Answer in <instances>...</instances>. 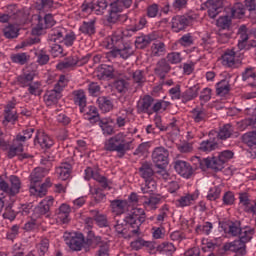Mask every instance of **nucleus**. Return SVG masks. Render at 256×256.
Instances as JSON below:
<instances>
[{
    "label": "nucleus",
    "mask_w": 256,
    "mask_h": 256,
    "mask_svg": "<svg viewBox=\"0 0 256 256\" xmlns=\"http://www.w3.org/2000/svg\"><path fill=\"white\" fill-rule=\"evenodd\" d=\"M147 216L143 208H134L123 220H117L114 229L118 235L124 239L139 237L141 235V225L145 223Z\"/></svg>",
    "instance_id": "1"
},
{
    "label": "nucleus",
    "mask_w": 256,
    "mask_h": 256,
    "mask_svg": "<svg viewBox=\"0 0 256 256\" xmlns=\"http://www.w3.org/2000/svg\"><path fill=\"white\" fill-rule=\"evenodd\" d=\"M135 149V138L125 132H118L104 142V151L117 153L118 159H123L128 151Z\"/></svg>",
    "instance_id": "2"
},
{
    "label": "nucleus",
    "mask_w": 256,
    "mask_h": 256,
    "mask_svg": "<svg viewBox=\"0 0 256 256\" xmlns=\"http://www.w3.org/2000/svg\"><path fill=\"white\" fill-rule=\"evenodd\" d=\"M47 169L43 167L35 168L30 174V193L36 197H45L47 195V184L41 183L47 175Z\"/></svg>",
    "instance_id": "3"
},
{
    "label": "nucleus",
    "mask_w": 256,
    "mask_h": 256,
    "mask_svg": "<svg viewBox=\"0 0 256 256\" xmlns=\"http://www.w3.org/2000/svg\"><path fill=\"white\" fill-rule=\"evenodd\" d=\"M138 173L145 181V185L141 187L142 193H144V195L153 194L154 191L157 190V182L153 180V175H155V172L153 171L151 164H149V162H144L138 169Z\"/></svg>",
    "instance_id": "4"
},
{
    "label": "nucleus",
    "mask_w": 256,
    "mask_h": 256,
    "mask_svg": "<svg viewBox=\"0 0 256 256\" xmlns=\"http://www.w3.org/2000/svg\"><path fill=\"white\" fill-rule=\"evenodd\" d=\"M192 161L196 164V169H201L202 171L211 169L215 173H219V171H223V169H225V164L222 162L219 156L204 159L196 156L192 159Z\"/></svg>",
    "instance_id": "5"
},
{
    "label": "nucleus",
    "mask_w": 256,
    "mask_h": 256,
    "mask_svg": "<svg viewBox=\"0 0 256 256\" xmlns=\"http://www.w3.org/2000/svg\"><path fill=\"white\" fill-rule=\"evenodd\" d=\"M197 19V14H184L173 16L170 22L173 33L185 31Z\"/></svg>",
    "instance_id": "6"
},
{
    "label": "nucleus",
    "mask_w": 256,
    "mask_h": 256,
    "mask_svg": "<svg viewBox=\"0 0 256 256\" xmlns=\"http://www.w3.org/2000/svg\"><path fill=\"white\" fill-rule=\"evenodd\" d=\"M243 53L235 51V48L226 50L222 55V65L230 69H239L243 65Z\"/></svg>",
    "instance_id": "7"
},
{
    "label": "nucleus",
    "mask_w": 256,
    "mask_h": 256,
    "mask_svg": "<svg viewBox=\"0 0 256 256\" xmlns=\"http://www.w3.org/2000/svg\"><path fill=\"white\" fill-rule=\"evenodd\" d=\"M56 23L57 21H55V17L51 13L45 14L44 17L39 15L38 23L32 29V35L39 37V35H41L45 29H51V27H53Z\"/></svg>",
    "instance_id": "8"
},
{
    "label": "nucleus",
    "mask_w": 256,
    "mask_h": 256,
    "mask_svg": "<svg viewBox=\"0 0 256 256\" xmlns=\"http://www.w3.org/2000/svg\"><path fill=\"white\" fill-rule=\"evenodd\" d=\"M152 162L158 169H165L169 165V150L165 147H156L152 152Z\"/></svg>",
    "instance_id": "9"
},
{
    "label": "nucleus",
    "mask_w": 256,
    "mask_h": 256,
    "mask_svg": "<svg viewBox=\"0 0 256 256\" xmlns=\"http://www.w3.org/2000/svg\"><path fill=\"white\" fill-rule=\"evenodd\" d=\"M53 197L49 196L43 199L35 208L33 212L34 219H39L41 217L49 218L51 217V207L54 203Z\"/></svg>",
    "instance_id": "10"
},
{
    "label": "nucleus",
    "mask_w": 256,
    "mask_h": 256,
    "mask_svg": "<svg viewBox=\"0 0 256 256\" xmlns=\"http://www.w3.org/2000/svg\"><path fill=\"white\" fill-rule=\"evenodd\" d=\"M194 165H196L195 168L185 160H176L174 162V169L183 179H191L195 175V170L198 169L195 162Z\"/></svg>",
    "instance_id": "11"
},
{
    "label": "nucleus",
    "mask_w": 256,
    "mask_h": 256,
    "mask_svg": "<svg viewBox=\"0 0 256 256\" xmlns=\"http://www.w3.org/2000/svg\"><path fill=\"white\" fill-rule=\"evenodd\" d=\"M0 149L7 152L8 159H13L23 153V143L12 142V144H9L5 140H0Z\"/></svg>",
    "instance_id": "12"
},
{
    "label": "nucleus",
    "mask_w": 256,
    "mask_h": 256,
    "mask_svg": "<svg viewBox=\"0 0 256 256\" xmlns=\"http://www.w3.org/2000/svg\"><path fill=\"white\" fill-rule=\"evenodd\" d=\"M123 37H127L125 35V30L123 28H117L113 34L106 39L107 48L108 49H117L118 47H123Z\"/></svg>",
    "instance_id": "13"
},
{
    "label": "nucleus",
    "mask_w": 256,
    "mask_h": 256,
    "mask_svg": "<svg viewBox=\"0 0 256 256\" xmlns=\"http://www.w3.org/2000/svg\"><path fill=\"white\" fill-rule=\"evenodd\" d=\"M124 79H132L133 83L137 85V87H143L147 78L145 77V71L143 70H133L132 68H128L124 73Z\"/></svg>",
    "instance_id": "14"
},
{
    "label": "nucleus",
    "mask_w": 256,
    "mask_h": 256,
    "mask_svg": "<svg viewBox=\"0 0 256 256\" xmlns=\"http://www.w3.org/2000/svg\"><path fill=\"white\" fill-rule=\"evenodd\" d=\"M85 179L89 181V179H94V181H97L99 185L102 187V189L109 188V180L105 177L99 174L98 170H93L91 167H87L85 169Z\"/></svg>",
    "instance_id": "15"
},
{
    "label": "nucleus",
    "mask_w": 256,
    "mask_h": 256,
    "mask_svg": "<svg viewBox=\"0 0 256 256\" xmlns=\"http://www.w3.org/2000/svg\"><path fill=\"white\" fill-rule=\"evenodd\" d=\"M155 98L150 95H145L138 101V113H146V115H153V103Z\"/></svg>",
    "instance_id": "16"
},
{
    "label": "nucleus",
    "mask_w": 256,
    "mask_h": 256,
    "mask_svg": "<svg viewBox=\"0 0 256 256\" xmlns=\"http://www.w3.org/2000/svg\"><path fill=\"white\" fill-rule=\"evenodd\" d=\"M73 101L78 107H80V113H85V108L87 107V95L85 90L78 89L72 92Z\"/></svg>",
    "instance_id": "17"
},
{
    "label": "nucleus",
    "mask_w": 256,
    "mask_h": 256,
    "mask_svg": "<svg viewBox=\"0 0 256 256\" xmlns=\"http://www.w3.org/2000/svg\"><path fill=\"white\" fill-rule=\"evenodd\" d=\"M71 171H73V165L68 162H62L59 167L56 168V176L60 181H67L71 177Z\"/></svg>",
    "instance_id": "18"
},
{
    "label": "nucleus",
    "mask_w": 256,
    "mask_h": 256,
    "mask_svg": "<svg viewBox=\"0 0 256 256\" xmlns=\"http://www.w3.org/2000/svg\"><path fill=\"white\" fill-rule=\"evenodd\" d=\"M217 149H219V142H217V138H209L207 140H203L198 147L200 153L206 154H209L212 151H217Z\"/></svg>",
    "instance_id": "19"
},
{
    "label": "nucleus",
    "mask_w": 256,
    "mask_h": 256,
    "mask_svg": "<svg viewBox=\"0 0 256 256\" xmlns=\"http://www.w3.org/2000/svg\"><path fill=\"white\" fill-rule=\"evenodd\" d=\"M112 57H121V59H129L133 55V47L130 44L124 43L121 47L111 50Z\"/></svg>",
    "instance_id": "20"
},
{
    "label": "nucleus",
    "mask_w": 256,
    "mask_h": 256,
    "mask_svg": "<svg viewBox=\"0 0 256 256\" xmlns=\"http://www.w3.org/2000/svg\"><path fill=\"white\" fill-rule=\"evenodd\" d=\"M110 207L114 215H123V213L129 211V202L127 200L115 199L110 201Z\"/></svg>",
    "instance_id": "21"
},
{
    "label": "nucleus",
    "mask_w": 256,
    "mask_h": 256,
    "mask_svg": "<svg viewBox=\"0 0 256 256\" xmlns=\"http://www.w3.org/2000/svg\"><path fill=\"white\" fill-rule=\"evenodd\" d=\"M34 143H38L42 149H51L54 145L53 139L43 131H37Z\"/></svg>",
    "instance_id": "22"
},
{
    "label": "nucleus",
    "mask_w": 256,
    "mask_h": 256,
    "mask_svg": "<svg viewBox=\"0 0 256 256\" xmlns=\"http://www.w3.org/2000/svg\"><path fill=\"white\" fill-rule=\"evenodd\" d=\"M171 71V65L167 61V59L162 58L160 59L154 68V73L161 79H165L167 73Z\"/></svg>",
    "instance_id": "23"
},
{
    "label": "nucleus",
    "mask_w": 256,
    "mask_h": 256,
    "mask_svg": "<svg viewBox=\"0 0 256 256\" xmlns=\"http://www.w3.org/2000/svg\"><path fill=\"white\" fill-rule=\"evenodd\" d=\"M85 243V237L82 233L75 234V236L70 237L66 244L72 251H81L83 249V244Z\"/></svg>",
    "instance_id": "24"
},
{
    "label": "nucleus",
    "mask_w": 256,
    "mask_h": 256,
    "mask_svg": "<svg viewBox=\"0 0 256 256\" xmlns=\"http://www.w3.org/2000/svg\"><path fill=\"white\" fill-rule=\"evenodd\" d=\"M61 97H63V94L53 88L45 92L44 103L47 107H53V105H57L59 103Z\"/></svg>",
    "instance_id": "25"
},
{
    "label": "nucleus",
    "mask_w": 256,
    "mask_h": 256,
    "mask_svg": "<svg viewBox=\"0 0 256 256\" xmlns=\"http://www.w3.org/2000/svg\"><path fill=\"white\" fill-rule=\"evenodd\" d=\"M71 214V207L67 204H62L57 210H56V221L58 223H68L69 222V215Z\"/></svg>",
    "instance_id": "26"
},
{
    "label": "nucleus",
    "mask_w": 256,
    "mask_h": 256,
    "mask_svg": "<svg viewBox=\"0 0 256 256\" xmlns=\"http://www.w3.org/2000/svg\"><path fill=\"white\" fill-rule=\"evenodd\" d=\"M229 251L236 253L238 256L247 255V244L242 242L241 238L234 240L228 245Z\"/></svg>",
    "instance_id": "27"
},
{
    "label": "nucleus",
    "mask_w": 256,
    "mask_h": 256,
    "mask_svg": "<svg viewBox=\"0 0 256 256\" xmlns=\"http://www.w3.org/2000/svg\"><path fill=\"white\" fill-rule=\"evenodd\" d=\"M114 71L115 69L113 68V66L102 65L98 68L96 72V77L100 81H105V79H113V77H115V74H113Z\"/></svg>",
    "instance_id": "28"
},
{
    "label": "nucleus",
    "mask_w": 256,
    "mask_h": 256,
    "mask_svg": "<svg viewBox=\"0 0 256 256\" xmlns=\"http://www.w3.org/2000/svg\"><path fill=\"white\" fill-rule=\"evenodd\" d=\"M35 75V71H26L21 75L17 76L16 81L20 87L25 88L28 85L32 84L35 79Z\"/></svg>",
    "instance_id": "29"
},
{
    "label": "nucleus",
    "mask_w": 256,
    "mask_h": 256,
    "mask_svg": "<svg viewBox=\"0 0 256 256\" xmlns=\"http://www.w3.org/2000/svg\"><path fill=\"white\" fill-rule=\"evenodd\" d=\"M65 29L63 27L52 28L48 34V41L50 43H63V35H65Z\"/></svg>",
    "instance_id": "30"
},
{
    "label": "nucleus",
    "mask_w": 256,
    "mask_h": 256,
    "mask_svg": "<svg viewBox=\"0 0 256 256\" xmlns=\"http://www.w3.org/2000/svg\"><path fill=\"white\" fill-rule=\"evenodd\" d=\"M78 60H77V55L75 56H69L65 58L64 61L58 63L56 65V68L59 71H67V69H75V67H78Z\"/></svg>",
    "instance_id": "31"
},
{
    "label": "nucleus",
    "mask_w": 256,
    "mask_h": 256,
    "mask_svg": "<svg viewBox=\"0 0 256 256\" xmlns=\"http://www.w3.org/2000/svg\"><path fill=\"white\" fill-rule=\"evenodd\" d=\"M110 7L111 9L107 17V22L111 23L112 25H115V23L119 21V17H120L119 13L123 11V8H121V6H119V4H116V3H111Z\"/></svg>",
    "instance_id": "32"
},
{
    "label": "nucleus",
    "mask_w": 256,
    "mask_h": 256,
    "mask_svg": "<svg viewBox=\"0 0 256 256\" xmlns=\"http://www.w3.org/2000/svg\"><path fill=\"white\" fill-rule=\"evenodd\" d=\"M111 123V118H102L99 122L98 125L105 137H110L111 135H115V128L113 125H110Z\"/></svg>",
    "instance_id": "33"
},
{
    "label": "nucleus",
    "mask_w": 256,
    "mask_h": 256,
    "mask_svg": "<svg viewBox=\"0 0 256 256\" xmlns=\"http://www.w3.org/2000/svg\"><path fill=\"white\" fill-rule=\"evenodd\" d=\"M96 103L102 113H109V111H113V101L107 96L98 97Z\"/></svg>",
    "instance_id": "34"
},
{
    "label": "nucleus",
    "mask_w": 256,
    "mask_h": 256,
    "mask_svg": "<svg viewBox=\"0 0 256 256\" xmlns=\"http://www.w3.org/2000/svg\"><path fill=\"white\" fill-rule=\"evenodd\" d=\"M19 26L16 24H8L2 29L5 39H17L19 37Z\"/></svg>",
    "instance_id": "35"
},
{
    "label": "nucleus",
    "mask_w": 256,
    "mask_h": 256,
    "mask_svg": "<svg viewBox=\"0 0 256 256\" xmlns=\"http://www.w3.org/2000/svg\"><path fill=\"white\" fill-rule=\"evenodd\" d=\"M199 95V85H194L182 93V103H189Z\"/></svg>",
    "instance_id": "36"
},
{
    "label": "nucleus",
    "mask_w": 256,
    "mask_h": 256,
    "mask_svg": "<svg viewBox=\"0 0 256 256\" xmlns=\"http://www.w3.org/2000/svg\"><path fill=\"white\" fill-rule=\"evenodd\" d=\"M198 198L199 194L197 193L186 194L177 200L178 207H189L193 205Z\"/></svg>",
    "instance_id": "37"
},
{
    "label": "nucleus",
    "mask_w": 256,
    "mask_h": 256,
    "mask_svg": "<svg viewBox=\"0 0 256 256\" xmlns=\"http://www.w3.org/2000/svg\"><path fill=\"white\" fill-rule=\"evenodd\" d=\"M233 125L231 124H225L222 127H220L218 134H217V139H220L221 141H227V139L231 138L234 132Z\"/></svg>",
    "instance_id": "38"
},
{
    "label": "nucleus",
    "mask_w": 256,
    "mask_h": 256,
    "mask_svg": "<svg viewBox=\"0 0 256 256\" xmlns=\"http://www.w3.org/2000/svg\"><path fill=\"white\" fill-rule=\"evenodd\" d=\"M85 119L92 124L99 123L101 116L99 115V110L95 106H89L85 113Z\"/></svg>",
    "instance_id": "39"
},
{
    "label": "nucleus",
    "mask_w": 256,
    "mask_h": 256,
    "mask_svg": "<svg viewBox=\"0 0 256 256\" xmlns=\"http://www.w3.org/2000/svg\"><path fill=\"white\" fill-rule=\"evenodd\" d=\"M9 183L10 196L15 197V195L21 191V179L15 175H12L9 177Z\"/></svg>",
    "instance_id": "40"
},
{
    "label": "nucleus",
    "mask_w": 256,
    "mask_h": 256,
    "mask_svg": "<svg viewBox=\"0 0 256 256\" xmlns=\"http://www.w3.org/2000/svg\"><path fill=\"white\" fill-rule=\"evenodd\" d=\"M90 214L94 218V221L98 227H109V220L107 219V215L101 214L99 210H91Z\"/></svg>",
    "instance_id": "41"
},
{
    "label": "nucleus",
    "mask_w": 256,
    "mask_h": 256,
    "mask_svg": "<svg viewBox=\"0 0 256 256\" xmlns=\"http://www.w3.org/2000/svg\"><path fill=\"white\" fill-rule=\"evenodd\" d=\"M192 119L195 123H203V121H207V111L204 108H193L191 111Z\"/></svg>",
    "instance_id": "42"
},
{
    "label": "nucleus",
    "mask_w": 256,
    "mask_h": 256,
    "mask_svg": "<svg viewBox=\"0 0 256 256\" xmlns=\"http://www.w3.org/2000/svg\"><path fill=\"white\" fill-rule=\"evenodd\" d=\"M255 235V228H252L251 226H245L242 228L239 239H241L244 243H249L253 239V236Z\"/></svg>",
    "instance_id": "43"
},
{
    "label": "nucleus",
    "mask_w": 256,
    "mask_h": 256,
    "mask_svg": "<svg viewBox=\"0 0 256 256\" xmlns=\"http://www.w3.org/2000/svg\"><path fill=\"white\" fill-rule=\"evenodd\" d=\"M129 113H133L131 109L120 110L116 117V126L121 129L127 125V117Z\"/></svg>",
    "instance_id": "44"
},
{
    "label": "nucleus",
    "mask_w": 256,
    "mask_h": 256,
    "mask_svg": "<svg viewBox=\"0 0 256 256\" xmlns=\"http://www.w3.org/2000/svg\"><path fill=\"white\" fill-rule=\"evenodd\" d=\"M231 91V85L227 80H221L216 84V95L219 97H225Z\"/></svg>",
    "instance_id": "45"
},
{
    "label": "nucleus",
    "mask_w": 256,
    "mask_h": 256,
    "mask_svg": "<svg viewBox=\"0 0 256 256\" xmlns=\"http://www.w3.org/2000/svg\"><path fill=\"white\" fill-rule=\"evenodd\" d=\"M171 106V102L165 100H154L152 106V115L153 113H163L167 111V108Z\"/></svg>",
    "instance_id": "46"
},
{
    "label": "nucleus",
    "mask_w": 256,
    "mask_h": 256,
    "mask_svg": "<svg viewBox=\"0 0 256 256\" xmlns=\"http://www.w3.org/2000/svg\"><path fill=\"white\" fill-rule=\"evenodd\" d=\"M242 229L243 227L241 226V221L239 220L230 221L228 223V233L229 235H232V237H239Z\"/></svg>",
    "instance_id": "47"
},
{
    "label": "nucleus",
    "mask_w": 256,
    "mask_h": 256,
    "mask_svg": "<svg viewBox=\"0 0 256 256\" xmlns=\"http://www.w3.org/2000/svg\"><path fill=\"white\" fill-rule=\"evenodd\" d=\"M246 8L241 2H237L231 8V17L233 19H241L245 15Z\"/></svg>",
    "instance_id": "48"
},
{
    "label": "nucleus",
    "mask_w": 256,
    "mask_h": 256,
    "mask_svg": "<svg viewBox=\"0 0 256 256\" xmlns=\"http://www.w3.org/2000/svg\"><path fill=\"white\" fill-rule=\"evenodd\" d=\"M165 43L155 42L151 46V55L152 57H162L166 53Z\"/></svg>",
    "instance_id": "49"
},
{
    "label": "nucleus",
    "mask_w": 256,
    "mask_h": 256,
    "mask_svg": "<svg viewBox=\"0 0 256 256\" xmlns=\"http://www.w3.org/2000/svg\"><path fill=\"white\" fill-rule=\"evenodd\" d=\"M157 251H159V253H163L164 255L171 256L173 253H175V251H177V248L171 242H164L157 247Z\"/></svg>",
    "instance_id": "50"
},
{
    "label": "nucleus",
    "mask_w": 256,
    "mask_h": 256,
    "mask_svg": "<svg viewBox=\"0 0 256 256\" xmlns=\"http://www.w3.org/2000/svg\"><path fill=\"white\" fill-rule=\"evenodd\" d=\"M10 59L12 63H17L18 65H26V63L29 62V59H31V56L29 54L22 52L17 54H12L10 56Z\"/></svg>",
    "instance_id": "51"
},
{
    "label": "nucleus",
    "mask_w": 256,
    "mask_h": 256,
    "mask_svg": "<svg viewBox=\"0 0 256 256\" xmlns=\"http://www.w3.org/2000/svg\"><path fill=\"white\" fill-rule=\"evenodd\" d=\"M77 39V35H75V32L71 30H64V34L62 36V43L66 45V47H73V43H75V40Z\"/></svg>",
    "instance_id": "52"
},
{
    "label": "nucleus",
    "mask_w": 256,
    "mask_h": 256,
    "mask_svg": "<svg viewBox=\"0 0 256 256\" xmlns=\"http://www.w3.org/2000/svg\"><path fill=\"white\" fill-rule=\"evenodd\" d=\"M152 41H153V37L151 35H143L136 38L135 45L137 49H145V47H147L148 45H151Z\"/></svg>",
    "instance_id": "53"
},
{
    "label": "nucleus",
    "mask_w": 256,
    "mask_h": 256,
    "mask_svg": "<svg viewBox=\"0 0 256 256\" xmlns=\"http://www.w3.org/2000/svg\"><path fill=\"white\" fill-rule=\"evenodd\" d=\"M195 231L198 235H211V231H213V223L204 222L203 224L197 225Z\"/></svg>",
    "instance_id": "54"
},
{
    "label": "nucleus",
    "mask_w": 256,
    "mask_h": 256,
    "mask_svg": "<svg viewBox=\"0 0 256 256\" xmlns=\"http://www.w3.org/2000/svg\"><path fill=\"white\" fill-rule=\"evenodd\" d=\"M79 31L84 35H95V22L93 20L89 22H83L79 28Z\"/></svg>",
    "instance_id": "55"
},
{
    "label": "nucleus",
    "mask_w": 256,
    "mask_h": 256,
    "mask_svg": "<svg viewBox=\"0 0 256 256\" xmlns=\"http://www.w3.org/2000/svg\"><path fill=\"white\" fill-rule=\"evenodd\" d=\"M69 85V79L65 75H60L57 83L54 85V90L63 95V91H65V87Z\"/></svg>",
    "instance_id": "56"
},
{
    "label": "nucleus",
    "mask_w": 256,
    "mask_h": 256,
    "mask_svg": "<svg viewBox=\"0 0 256 256\" xmlns=\"http://www.w3.org/2000/svg\"><path fill=\"white\" fill-rule=\"evenodd\" d=\"M130 246L132 249H134V251H139L143 249V247H146L147 249H149V247H151V241H147L143 238H138L133 242H131Z\"/></svg>",
    "instance_id": "57"
},
{
    "label": "nucleus",
    "mask_w": 256,
    "mask_h": 256,
    "mask_svg": "<svg viewBox=\"0 0 256 256\" xmlns=\"http://www.w3.org/2000/svg\"><path fill=\"white\" fill-rule=\"evenodd\" d=\"M201 46L205 51H208L211 53L213 49H215V38H213L211 35H207L206 37L202 38Z\"/></svg>",
    "instance_id": "58"
},
{
    "label": "nucleus",
    "mask_w": 256,
    "mask_h": 256,
    "mask_svg": "<svg viewBox=\"0 0 256 256\" xmlns=\"http://www.w3.org/2000/svg\"><path fill=\"white\" fill-rule=\"evenodd\" d=\"M208 7V16L210 19H215L217 15L220 14L221 11H223V7L219 6L218 4H213L211 2H207Z\"/></svg>",
    "instance_id": "59"
},
{
    "label": "nucleus",
    "mask_w": 256,
    "mask_h": 256,
    "mask_svg": "<svg viewBox=\"0 0 256 256\" xmlns=\"http://www.w3.org/2000/svg\"><path fill=\"white\" fill-rule=\"evenodd\" d=\"M41 82L35 81L28 85V93L30 95H34L35 97L41 95L43 93V89L41 88Z\"/></svg>",
    "instance_id": "60"
},
{
    "label": "nucleus",
    "mask_w": 256,
    "mask_h": 256,
    "mask_svg": "<svg viewBox=\"0 0 256 256\" xmlns=\"http://www.w3.org/2000/svg\"><path fill=\"white\" fill-rule=\"evenodd\" d=\"M242 142H244L247 147L256 145V131L247 132L242 136Z\"/></svg>",
    "instance_id": "61"
},
{
    "label": "nucleus",
    "mask_w": 256,
    "mask_h": 256,
    "mask_svg": "<svg viewBox=\"0 0 256 256\" xmlns=\"http://www.w3.org/2000/svg\"><path fill=\"white\" fill-rule=\"evenodd\" d=\"M108 4L107 0H98L94 2V13L96 15H103L107 10Z\"/></svg>",
    "instance_id": "62"
},
{
    "label": "nucleus",
    "mask_w": 256,
    "mask_h": 256,
    "mask_svg": "<svg viewBox=\"0 0 256 256\" xmlns=\"http://www.w3.org/2000/svg\"><path fill=\"white\" fill-rule=\"evenodd\" d=\"M195 43V40H193V35L191 33L184 34L179 40L178 44L182 47H191Z\"/></svg>",
    "instance_id": "63"
},
{
    "label": "nucleus",
    "mask_w": 256,
    "mask_h": 256,
    "mask_svg": "<svg viewBox=\"0 0 256 256\" xmlns=\"http://www.w3.org/2000/svg\"><path fill=\"white\" fill-rule=\"evenodd\" d=\"M161 203V196H150L146 201H144L145 207L149 209H157V205Z\"/></svg>",
    "instance_id": "64"
}]
</instances>
